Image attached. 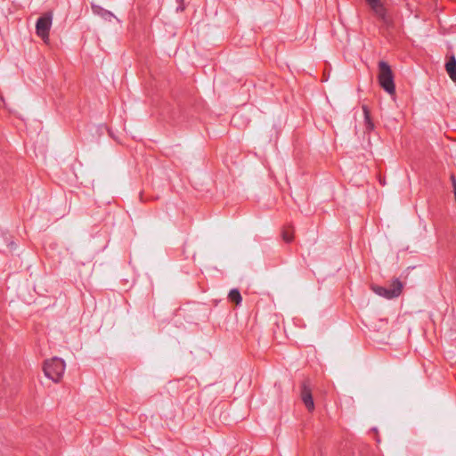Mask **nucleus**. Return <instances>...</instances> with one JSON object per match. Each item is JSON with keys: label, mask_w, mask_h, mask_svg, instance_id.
Wrapping results in <instances>:
<instances>
[{"label": "nucleus", "mask_w": 456, "mask_h": 456, "mask_svg": "<svg viewBox=\"0 0 456 456\" xmlns=\"http://www.w3.org/2000/svg\"><path fill=\"white\" fill-rule=\"evenodd\" d=\"M1 102H4V99L3 97H0Z\"/></svg>", "instance_id": "nucleus-13"}, {"label": "nucleus", "mask_w": 456, "mask_h": 456, "mask_svg": "<svg viewBox=\"0 0 456 456\" xmlns=\"http://www.w3.org/2000/svg\"><path fill=\"white\" fill-rule=\"evenodd\" d=\"M65 368V362L61 358L55 356L45 361L43 370L45 375L49 379L58 383L64 374Z\"/></svg>", "instance_id": "nucleus-1"}, {"label": "nucleus", "mask_w": 456, "mask_h": 456, "mask_svg": "<svg viewBox=\"0 0 456 456\" xmlns=\"http://www.w3.org/2000/svg\"><path fill=\"white\" fill-rule=\"evenodd\" d=\"M282 239L286 242H291L293 240L294 230L292 226H285L282 230Z\"/></svg>", "instance_id": "nucleus-11"}, {"label": "nucleus", "mask_w": 456, "mask_h": 456, "mask_svg": "<svg viewBox=\"0 0 456 456\" xmlns=\"http://www.w3.org/2000/svg\"><path fill=\"white\" fill-rule=\"evenodd\" d=\"M445 69L450 78L453 81H456V59L454 56H452L450 60L446 62Z\"/></svg>", "instance_id": "nucleus-7"}, {"label": "nucleus", "mask_w": 456, "mask_h": 456, "mask_svg": "<svg viewBox=\"0 0 456 456\" xmlns=\"http://www.w3.org/2000/svg\"><path fill=\"white\" fill-rule=\"evenodd\" d=\"M452 183H453V189H454V196L456 197V179L454 178V176H452Z\"/></svg>", "instance_id": "nucleus-12"}, {"label": "nucleus", "mask_w": 456, "mask_h": 456, "mask_svg": "<svg viewBox=\"0 0 456 456\" xmlns=\"http://www.w3.org/2000/svg\"><path fill=\"white\" fill-rule=\"evenodd\" d=\"M371 9L379 16L383 17L385 10L379 0H366Z\"/></svg>", "instance_id": "nucleus-8"}, {"label": "nucleus", "mask_w": 456, "mask_h": 456, "mask_svg": "<svg viewBox=\"0 0 456 456\" xmlns=\"http://www.w3.org/2000/svg\"><path fill=\"white\" fill-rule=\"evenodd\" d=\"M301 399L309 411H314V403L312 395V390L308 380L303 382L301 387Z\"/></svg>", "instance_id": "nucleus-5"}, {"label": "nucleus", "mask_w": 456, "mask_h": 456, "mask_svg": "<svg viewBox=\"0 0 456 456\" xmlns=\"http://www.w3.org/2000/svg\"><path fill=\"white\" fill-rule=\"evenodd\" d=\"M362 111L364 114V122H365L366 129L368 131H371L374 128V125L370 119V110H369L368 107L363 105Z\"/></svg>", "instance_id": "nucleus-10"}, {"label": "nucleus", "mask_w": 456, "mask_h": 456, "mask_svg": "<svg viewBox=\"0 0 456 456\" xmlns=\"http://www.w3.org/2000/svg\"><path fill=\"white\" fill-rule=\"evenodd\" d=\"M228 298L231 302H234L237 305H239L242 301L241 295L238 289H231L228 294Z\"/></svg>", "instance_id": "nucleus-9"}, {"label": "nucleus", "mask_w": 456, "mask_h": 456, "mask_svg": "<svg viewBox=\"0 0 456 456\" xmlns=\"http://www.w3.org/2000/svg\"><path fill=\"white\" fill-rule=\"evenodd\" d=\"M371 289L377 295L387 299H392L400 296L403 290V283L399 279L393 280L389 288L372 285Z\"/></svg>", "instance_id": "nucleus-3"}, {"label": "nucleus", "mask_w": 456, "mask_h": 456, "mask_svg": "<svg viewBox=\"0 0 456 456\" xmlns=\"http://www.w3.org/2000/svg\"><path fill=\"white\" fill-rule=\"evenodd\" d=\"M378 80L379 86L389 94H395V86L394 82L393 71L387 62L380 61L379 62Z\"/></svg>", "instance_id": "nucleus-2"}, {"label": "nucleus", "mask_w": 456, "mask_h": 456, "mask_svg": "<svg viewBox=\"0 0 456 456\" xmlns=\"http://www.w3.org/2000/svg\"><path fill=\"white\" fill-rule=\"evenodd\" d=\"M53 14L46 12L39 17L36 23V33L45 43L49 41V32L52 27Z\"/></svg>", "instance_id": "nucleus-4"}, {"label": "nucleus", "mask_w": 456, "mask_h": 456, "mask_svg": "<svg viewBox=\"0 0 456 456\" xmlns=\"http://www.w3.org/2000/svg\"><path fill=\"white\" fill-rule=\"evenodd\" d=\"M92 11L95 15H98L108 21H111L112 19H117L116 16L111 12L105 10L102 6L94 4H92Z\"/></svg>", "instance_id": "nucleus-6"}]
</instances>
